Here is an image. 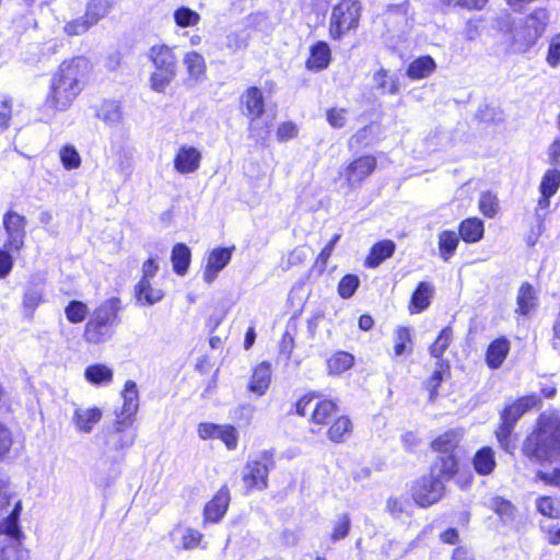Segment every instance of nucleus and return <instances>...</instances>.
<instances>
[{"label": "nucleus", "instance_id": "774afa93", "mask_svg": "<svg viewBox=\"0 0 560 560\" xmlns=\"http://www.w3.org/2000/svg\"><path fill=\"white\" fill-rule=\"evenodd\" d=\"M536 478L545 485L560 488V468H553L552 470H538Z\"/></svg>", "mask_w": 560, "mask_h": 560}, {"label": "nucleus", "instance_id": "6e6552de", "mask_svg": "<svg viewBox=\"0 0 560 560\" xmlns=\"http://www.w3.org/2000/svg\"><path fill=\"white\" fill-rule=\"evenodd\" d=\"M271 466L272 460L267 452L261 453L258 458L249 459L242 471V479L246 490L266 489Z\"/></svg>", "mask_w": 560, "mask_h": 560}, {"label": "nucleus", "instance_id": "0eeeda50", "mask_svg": "<svg viewBox=\"0 0 560 560\" xmlns=\"http://www.w3.org/2000/svg\"><path fill=\"white\" fill-rule=\"evenodd\" d=\"M116 318L115 310L107 303L97 307L84 328V339L90 343H101L110 337V326Z\"/></svg>", "mask_w": 560, "mask_h": 560}, {"label": "nucleus", "instance_id": "4d7b16f0", "mask_svg": "<svg viewBox=\"0 0 560 560\" xmlns=\"http://www.w3.org/2000/svg\"><path fill=\"white\" fill-rule=\"evenodd\" d=\"M350 530V517L348 514L339 515L332 523L330 538L332 541L343 539Z\"/></svg>", "mask_w": 560, "mask_h": 560}, {"label": "nucleus", "instance_id": "de8ad7c7", "mask_svg": "<svg viewBox=\"0 0 560 560\" xmlns=\"http://www.w3.org/2000/svg\"><path fill=\"white\" fill-rule=\"evenodd\" d=\"M536 508L539 513L545 516L559 518L560 517V500L551 497H540L537 499Z\"/></svg>", "mask_w": 560, "mask_h": 560}, {"label": "nucleus", "instance_id": "bf43d9fd", "mask_svg": "<svg viewBox=\"0 0 560 560\" xmlns=\"http://www.w3.org/2000/svg\"><path fill=\"white\" fill-rule=\"evenodd\" d=\"M359 287V279L354 275L345 276L338 285V293L343 299L351 298Z\"/></svg>", "mask_w": 560, "mask_h": 560}, {"label": "nucleus", "instance_id": "a18cd8bd", "mask_svg": "<svg viewBox=\"0 0 560 560\" xmlns=\"http://www.w3.org/2000/svg\"><path fill=\"white\" fill-rule=\"evenodd\" d=\"M173 19L175 24L182 28L197 26L201 21L200 14L188 7L177 8L173 13Z\"/></svg>", "mask_w": 560, "mask_h": 560}, {"label": "nucleus", "instance_id": "cd10ccee", "mask_svg": "<svg viewBox=\"0 0 560 560\" xmlns=\"http://www.w3.org/2000/svg\"><path fill=\"white\" fill-rule=\"evenodd\" d=\"M510 351V342L505 338H499L492 341L486 353V361L490 369L501 366Z\"/></svg>", "mask_w": 560, "mask_h": 560}, {"label": "nucleus", "instance_id": "9b49d317", "mask_svg": "<svg viewBox=\"0 0 560 560\" xmlns=\"http://www.w3.org/2000/svg\"><path fill=\"white\" fill-rule=\"evenodd\" d=\"M444 482L435 476H427L420 479L412 489L415 502L422 506H430L441 500L444 494Z\"/></svg>", "mask_w": 560, "mask_h": 560}, {"label": "nucleus", "instance_id": "680f3d73", "mask_svg": "<svg viewBox=\"0 0 560 560\" xmlns=\"http://www.w3.org/2000/svg\"><path fill=\"white\" fill-rule=\"evenodd\" d=\"M409 502L402 498H389L386 503V510L395 517L400 518L408 513Z\"/></svg>", "mask_w": 560, "mask_h": 560}, {"label": "nucleus", "instance_id": "e2e57ef3", "mask_svg": "<svg viewBox=\"0 0 560 560\" xmlns=\"http://www.w3.org/2000/svg\"><path fill=\"white\" fill-rule=\"evenodd\" d=\"M60 159L62 165L67 170L78 168L81 164V159L77 150L72 147H66L60 151Z\"/></svg>", "mask_w": 560, "mask_h": 560}, {"label": "nucleus", "instance_id": "ea45409f", "mask_svg": "<svg viewBox=\"0 0 560 560\" xmlns=\"http://www.w3.org/2000/svg\"><path fill=\"white\" fill-rule=\"evenodd\" d=\"M537 304V296L529 283H523L517 293V312L523 315L529 314Z\"/></svg>", "mask_w": 560, "mask_h": 560}, {"label": "nucleus", "instance_id": "0e129e2a", "mask_svg": "<svg viewBox=\"0 0 560 560\" xmlns=\"http://www.w3.org/2000/svg\"><path fill=\"white\" fill-rule=\"evenodd\" d=\"M219 439L229 450H235L238 442V432L231 424H223Z\"/></svg>", "mask_w": 560, "mask_h": 560}, {"label": "nucleus", "instance_id": "f257e3e1", "mask_svg": "<svg viewBox=\"0 0 560 560\" xmlns=\"http://www.w3.org/2000/svg\"><path fill=\"white\" fill-rule=\"evenodd\" d=\"M88 61L78 57L63 61L50 80L47 106L54 110H67L83 91L88 73Z\"/></svg>", "mask_w": 560, "mask_h": 560}, {"label": "nucleus", "instance_id": "864d4df0", "mask_svg": "<svg viewBox=\"0 0 560 560\" xmlns=\"http://www.w3.org/2000/svg\"><path fill=\"white\" fill-rule=\"evenodd\" d=\"M479 210L483 215L493 218L499 210L497 196L489 191L482 192L479 199Z\"/></svg>", "mask_w": 560, "mask_h": 560}, {"label": "nucleus", "instance_id": "473e14b6", "mask_svg": "<svg viewBox=\"0 0 560 560\" xmlns=\"http://www.w3.org/2000/svg\"><path fill=\"white\" fill-rule=\"evenodd\" d=\"M436 68L435 61L430 56L413 60L407 70V75L412 80H420L431 75Z\"/></svg>", "mask_w": 560, "mask_h": 560}, {"label": "nucleus", "instance_id": "1a4fd4ad", "mask_svg": "<svg viewBox=\"0 0 560 560\" xmlns=\"http://www.w3.org/2000/svg\"><path fill=\"white\" fill-rule=\"evenodd\" d=\"M3 229L7 247L13 253H21L25 247L26 218L15 211H8L3 215Z\"/></svg>", "mask_w": 560, "mask_h": 560}, {"label": "nucleus", "instance_id": "4468645a", "mask_svg": "<svg viewBox=\"0 0 560 560\" xmlns=\"http://www.w3.org/2000/svg\"><path fill=\"white\" fill-rule=\"evenodd\" d=\"M122 406L115 411V417L120 418V423H133L139 409V392L133 381H127L121 392Z\"/></svg>", "mask_w": 560, "mask_h": 560}, {"label": "nucleus", "instance_id": "9d476101", "mask_svg": "<svg viewBox=\"0 0 560 560\" xmlns=\"http://www.w3.org/2000/svg\"><path fill=\"white\" fill-rule=\"evenodd\" d=\"M315 400L313 395H306L300 398L295 405L296 413L304 417L312 411L311 421L315 424H326L328 419L337 410V405L332 400Z\"/></svg>", "mask_w": 560, "mask_h": 560}, {"label": "nucleus", "instance_id": "2f4dec72", "mask_svg": "<svg viewBox=\"0 0 560 560\" xmlns=\"http://www.w3.org/2000/svg\"><path fill=\"white\" fill-rule=\"evenodd\" d=\"M373 82L377 91L382 94H397L399 92V81L396 75L381 68L373 74Z\"/></svg>", "mask_w": 560, "mask_h": 560}, {"label": "nucleus", "instance_id": "7c9ffc66", "mask_svg": "<svg viewBox=\"0 0 560 560\" xmlns=\"http://www.w3.org/2000/svg\"><path fill=\"white\" fill-rule=\"evenodd\" d=\"M191 253L187 245L183 243H177L174 245L171 254V261L173 265V270L178 276L186 275L188 267L190 265Z\"/></svg>", "mask_w": 560, "mask_h": 560}, {"label": "nucleus", "instance_id": "7ed1b4c3", "mask_svg": "<svg viewBox=\"0 0 560 560\" xmlns=\"http://www.w3.org/2000/svg\"><path fill=\"white\" fill-rule=\"evenodd\" d=\"M523 453L536 462H560V416L544 413L538 429L523 444Z\"/></svg>", "mask_w": 560, "mask_h": 560}, {"label": "nucleus", "instance_id": "39448f33", "mask_svg": "<svg viewBox=\"0 0 560 560\" xmlns=\"http://www.w3.org/2000/svg\"><path fill=\"white\" fill-rule=\"evenodd\" d=\"M539 399L534 396H525L509 405L502 412V423L497 430L495 434L501 446L511 453L515 445L511 443L510 434L514 428L515 422L530 408L538 404Z\"/></svg>", "mask_w": 560, "mask_h": 560}, {"label": "nucleus", "instance_id": "603ef678", "mask_svg": "<svg viewBox=\"0 0 560 560\" xmlns=\"http://www.w3.org/2000/svg\"><path fill=\"white\" fill-rule=\"evenodd\" d=\"M175 530L182 533L180 544L184 549H194L200 546L203 535L199 530L191 527H178Z\"/></svg>", "mask_w": 560, "mask_h": 560}, {"label": "nucleus", "instance_id": "49530a36", "mask_svg": "<svg viewBox=\"0 0 560 560\" xmlns=\"http://www.w3.org/2000/svg\"><path fill=\"white\" fill-rule=\"evenodd\" d=\"M352 431V423L347 417H339L328 430V438L336 443L343 442Z\"/></svg>", "mask_w": 560, "mask_h": 560}, {"label": "nucleus", "instance_id": "20e7f679", "mask_svg": "<svg viewBox=\"0 0 560 560\" xmlns=\"http://www.w3.org/2000/svg\"><path fill=\"white\" fill-rule=\"evenodd\" d=\"M148 59L154 68L149 78L150 89L164 93L177 75L178 59L174 48L166 44H155L148 50Z\"/></svg>", "mask_w": 560, "mask_h": 560}, {"label": "nucleus", "instance_id": "5fc2aeb1", "mask_svg": "<svg viewBox=\"0 0 560 560\" xmlns=\"http://www.w3.org/2000/svg\"><path fill=\"white\" fill-rule=\"evenodd\" d=\"M411 336L408 328L400 327L395 331V354L401 355L411 350Z\"/></svg>", "mask_w": 560, "mask_h": 560}, {"label": "nucleus", "instance_id": "3c124183", "mask_svg": "<svg viewBox=\"0 0 560 560\" xmlns=\"http://www.w3.org/2000/svg\"><path fill=\"white\" fill-rule=\"evenodd\" d=\"M89 313L86 304L81 301H71L65 308L67 319L72 324L82 323Z\"/></svg>", "mask_w": 560, "mask_h": 560}, {"label": "nucleus", "instance_id": "aec40b11", "mask_svg": "<svg viewBox=\"0 0 560 560\" xmlns=\"http://www.w3.org/2000/svg\"><path fill=\"white\" fill-rule=\"evenodd\" d=\"M271 378L272 370L270 363L261 362L254 368L247 388L257 396H264L271 384Z\"/></svg>", "mask_w": 560, "mask_h": 560}, {"label": "nucleus", "instance_id": "4be33fe9", "mask_svg": "<svg viewBox=\"0 0 560 560\" xmlns=\"http://www.w3.org/2000/svg\"><path fill=\"white\" fill-rule=\"evenodd\" d=\"M103 412L97 407H77L72 416V423L79 432L90 433L102 419Z\"/></svg>", "mask_w": 560, "mask_h": 560}, {"label": "nucleus", "instance_id": "13d9d810", "mask_svg": "<svg viewBox=\"0 0 560 560\" xmlns=\"http://www.w3.org/2000/svg\"><path fill=\"white\" fill-rule=\"evenodd\" d=\"M19 254L13 253L11 248L7 247L5 243L0 248V279L5 278L11 272L14 261L13 256Z\"/></svg>", "mask_w": 560, "mask_h": 560}, {"label": "nucleus", "instance_id": "09e8293b", "mask_svg": "<svg viewBox=\"0 0 560 560\" xmlns=\"http://www.w3.org/2000/svg\"><path fill=\"white\" fill-rule=\"evenodd\" d=\"M453 339V331L450 327L444 328L430 347V353L432 357L442 360L441 357L448 348L451 341Z\"/></svg>", "mask_w": 560, "mask_h": 560}, {"label": "nucleus", "instance_id": "f8f14e48", "mask_svg": "<svg viewBox=\"0 0 560 560\" xmlns=\"http://www.w3.org/2000/svg\"><path fill=\"white\" fill-rule=\"evenodd\" d=\"M375 167L376 159L372 155H363L347 164L340 174L348 187L357 188L374 172Z\"/></svg>", "mask_w": 560, "mask_h": 560}, {"label": "nucleus", "instance_id": "c9c22d12", "mask_svg": "<svg viewBox=\"0 0 560 560\" xmlns=\"http://www.w3.org/2000/svg\"><path fill=\"white\" fill-rule=\"evenodd\" d=\"M84 376L94 385H107L113 381V370L104 364H92L85 369Z\"/></svg>", "mask_w": 560, "mask_h": 560}, {"label": "nucleus", "instance_id": "f704fd0d", "mask_svg": "<svg viewBox=\"0 0 560 560\" xmlns=\"http://www.w3.org/2000/svg\"><path fill=\"white\" fill-rule=\"evenodd\" d=\"M472 464L479 475L486 476L491 474L495 467L493 450L489 446L479 450L474 457Z\"/></svg>", "mask_w": 560, "mask_h": 560}, {"label": "nucleus", "instance_id": "4c0bfd02", "mask_svg": "<svg viewBox=\"0 0 560 560\" xmlns=\"http://www.w3.org/2000/svg\"><path fill=\"white\" fill-rule=\"evenodd\" d=\"M450 376V365L444 360H438L435 370L432 375L428 378L425 387L430 393V400H434L436 390L441 383Z\"/></svg>", "mask_w": 560, "mask_h": 560}, {"label": "nucleus", "instance_id": "2eb2a0df", "mask_svg": "<svg viewBox=\"0 0 560 560\" xmlns=\"http://www.w3.org/2000/svg\"><path fill=\"white\" fill-rule=\"evenodd\" d=\"M10 488L7 481L0 479V536L18 534V514L15 509L9 511Z\"/></svg>", "mask_w": 560, "mask_h": 560}, {"label": "nucleus", "instance_id": "a211bd4d", "mask_svg": "<svg viewBox=\"0 0 560 560\" xmlns=\"http://www.w3.org/2000/svg\"><path fill=\"white\" fill-rule=\"evenodd\" d=\"M230 504V491L223 486L209 501L203 509L205 522H219L226 513Z\"/></svg>", "mask_w": 560, "mask_h": 560}, {"label": "nucleus", "instance_id": "37998d69", "mask_svg": "<svg viewBox=\"0 0 560 560\" xmlns=\"http://www.w3.org/2000/svg\"><path fill=\"white\" fill-rule=\"evenodd\" d=\"M487 506L494 511L503 522H511L515 517V506L509 500L502 497H492L488 502Z\"/></svg>", "mask_w": 560, "mask_h": 560}, {"label": "nucleus", "instance_id": "6ab92c4d", "mask_svg": "<svg viewBox=\"0 0 560 560\" xmlns=\"http://www.w3.org/2000/svg\"><path fill=\"white\" fill-rule=\"evenodd\" d=\"M241 104L244 108V114L252 122L265 113V98L262 92L256 86L248 88L242 94Z\"/></svg>", "mask_w": 560, "mask_h": 560}, {"label": "nucleus", "instance_id": "58836bf2", "mask_svg": "<svg viewBox=\"0 0 560 560\" xmlns=\"http://www.w3.org/2000/svg\"><path fill=\"white\" fill-rule=\"evenodd\" d=\"M112 2L109 0H90L86 4L85 16L92 26L109 14Z\"/></svg>", "mask_w": 560, "mask_h": 560}, {"label": "nucleus", "instance_id": "393cba45", "mask_svg": "<svg viewBox=\"0 0 560 560\" xmlns=\"http://www.w3.org/2000/svg\"><path fill=\"white\" fill-rule=\"evenodd\" d=\"M434 291V287L430 282H420L416 291L411 295L409 305L410 313L417 314L428 308L429 305L431 304Z\"/></svg>", "mask_w": 560, "mask_h": 560}, {"label": "nucleus", "instance_id": "c85d7f7f", "mask_svg": "<svg viewBox=\"0 0 560 560\" xmlns=\"http://www.w3.org/2000/svg\"><path fill=\"white\" fill-rule=\"evenodd\" d=\"M330 62V49L324 42H318L311 49V56L306 61L310 70H323L328 67Z\"/></svg>", "mask_w": 560, "mask_h": 560}, {"label": "nucleus", "instance_id": "69168bd1", "mask_svg": "<svg viewBox=\"0 0 560 560\" xmlns=\"http://www.w3.org/2000/svg\"><path fill=\"white\" fill-rule=\"evenodd\" d=\"M223 424L202 422L198 425V435L202 440L219 439Z\"/></svg>", "mask_w": 560, "mask_h": 560}, {"label": "nucleus", "instance_id": "e433bc0d", "mask_svg": "<svg viewBox=\"0 0 560 560\" xmlns=\"http://www.w3.org/2000/svg\"><path fill=\"white\" fill-rule=\"evenodd\" d=\"M459 244V236L455 231H443L439 234V252L444 261H448Z\"/></svg>", "mask_w": 560, "mask_h": 560}, {"label": "nucleus", "instance_id": "423d86ee", "mask_svg": "<svg viewBox=\"0 0 560 560\" xmlns=\"http://www.w3.org/2000/svg\"><path fill=\"white\" fill-rule=\"evenodd\" d=\"M361 4L354 0H341L332 8L329 21V34L334 39L341 38L357 28L361 16Z\"/></svg>", "mask_w": 560, "mask_h": 560}, {"label": "nucleus", "instance_id": "8fccbe9b", "mask_svg": "<svg viewBox=\"0 0 560 560\" xmlns=\"http://www.w3.org/2000/svg\"><path fill=\"white\" fill-rule=\"evenodd\" d=\"M92 27V24H90V21L84 15L69 20L63 25V33L68 36H81L85 34L90 28Z\"/></svg>", "mask_w": 560, "mask_h": 560}, {"label": "nucleus", "instance_id": "bb28decb", "mask_svg": "<svg viewBox=\"0 0 560 560\" xmlns=\"http://www.w3.org/2000/svg\"><path fill=\"white\" fill-rule=\"evenodd\" d=\"M396 245L393 241L384 240L374 244L365 259V266L376 268L385 259L393 256Z\"/></svg>", "mask_w": 560, "mask_h": 560}, {"label": "nucleus", "instance_id": "72a5a7b5", "mask_svg": "<svg viewBox=\"0 0 560 560\" xmlns=\"http://www.w3.org/2000/svg\"><path fill=\"white\" fill-rule=\"evenodd\" d=\"M483 232V222L478 218L466 219L459 225V234L467 243L478 242L482 238Z\"/></svg>", "mask_w": 560, "mask_h": 560}, {"label": "nucleus", "instance_id": "052dcab7", "mask_svg": "<svg viewBox=\"0 0 560 560\" xmlns=\"http://www.w3.org/2000/svg\"><path fill=\"white\" fill-rule=\"evenodd\" d=\"M43 301V290L38 287H30L23 298L25 308L33 312Z\"/></svg>", "mask_w": 560, "mask_h": 560}, {"label": "nucleus", "instance_id": "5701e85b", "mask_svg": "<svg viewBox=\"0 0 560 560\" xmlns=\"http://www.w3.org/2000/svg\"><path fill=\"white\" fill-rule=\"evenodd\" d=\"M183 63L186 68L189 81L200 82L206 78L207 65L205 57L197 51H188L184 55Z\"/></svg>", "mask_w": 560, "mask_h": 560}, {"label": "nucleus", "instance_id": "f3484780", "mask_svg": "<svg viewBox=\"0 0 560 560\" xmlns=\"http://www.w3.org/2000/svg\"><path fill=\"white\" fill-rule=\"evenodd\" d=\"M201 152L191 145H180L174 156V170L179 174H190L200 166Z\"/></svg>", "mask_w": 560, "mask_h": 560}, {"label": "nucleus", "instance_id": "6e6d98bb", "mask_svg": "<svg viewBox=\"0 0 560 560\" xmlns=\"http://www.w3.org/2000/svg\"><path fill=\"white\" fill-rule=\"evenodd\" d=\"M546 62L553 69L560 66V32L549 39Z\"/></svg>", "mask_w": 560, "mask_h": 560}, {"label": "nucleus", "instance_id": "412c9836", "mask_svg": "<svg viewBox=\"0 0 560 560\" xmlns=\"http://www.w3.org/2000/svg\"><path fill=\"white\" fill-rule=\"evenodd\" d=\"M133 423H120V418L115 417L114 429L109 435L108 443L115 450L129 448L133 445L137 433L131 429Z\"/></svg>", "mask_w": 560, "mask_h": 560}, {"label": "nucleus", "instance_id": "a878e982", "mask_svg": "<svg viewBox=\"0 0 560 560\" xmlns=\"http://www.w3.org/2000/svg\"><path fill=\"white\" fill-rule=\"evenodd\" d=\"M135 293L138 302L142 305H153L164 298L163 290L154 287L151 280H139Z\"/></svg>", "mask_w": 560, "mask_h": 560}, {"label": "nucleus", "instance_id": "f03ea898", "mask_svg": "<svg viewBox=\"0 0 560 560\" xmlns=\"http://www.w3.org/2000/svg\"><path fill=\"white\" fill-rule=\"evenodd\" d=\"M549 20L548 9L539 7L517 21L508 16L499 23V30L513 51L525 52L544 35Z\"/></svg>", "mask_w": 560, "mask_h": 560}, {"label": "nucleus", "instance_id": "338daca9", "mask_svg": "<svg viewBox=\"0 0 560 560\" xmlns=\"http://www.w3.org/2000/svg\"><path fill=\"white\" fill-rule=\"evenodd\" d=\"M340 240V234H335L332 238L328 242V244L322 249L318 254L316 264L320 265V270L323 271L326 268L327 260L331 256L334 248L338 241Z\"/></svg>", "mask_w": 560, "mask_h": 560}, {"label": "nucleus", "instance_id": "a19ab883", "mask_svg": "<svg viewBox=\"0 0 560 560\" xmlns=\"http://www.w3.org/2000/svg\"><path fill=\"white\" fill-rule=\"evenodd\" d=\"M354 358L352 354L345 351H339L327 360V370L331 375H340L341 373L352 368Z\"/></svg>", "mask_w": 560, "mask_h": 560}, {"label": "nucleus", "instance_id": "c03bdc74", "mask_svg": "<svg viewBox=\"0 0 560 560\" xmlns=\"http://www.w3.org/2000/svg\"><path fill=\"white\" fill-rule=\"evenodd\" d=\"M14 535L3 534L0 536V560H21L23 551Z\"/></svg>", "mask_w": 560, "mask_h": 560}, {"label": "nucleus", "instance_id": "b1692460", "mask_svg": "<svg viewBox=\"0 0 560 560\" xmlns=\"http://www.w3.org/2000/svg\"><path fill=\"white\" fill-rule=\"evenodd\" d=\"M96 116L108 127H118L122 124L124 113L117 101H104L97 108Z\"/></svg>", "mask_w": 560, "mask_h": 560}, {"label": "nucleus", "instance_id": "ddd939ff", "mask_svg": "<svg viewBox=\"0 0 560 560\" xmlns=\"http://www.w3.org/2000/svg\"><path fill=\"white\" fill-rule=\"evenodd\" d=\"M560 188V171L558 168L548 170L539 184L540 197L537 201L536 214L539 219L544 218L550 207V198L557 194Z\"/></svg>", "mask_w": 560, "mask_h": 560}, {"label": "nucleus", "instance_id": "dca6fc26", "mask_svg": "<svg viewBox=\"0 0 560 560\" xmlns=\"http://www.w3.org/2000/svg\"><path fill=\"white\" fill-rule=\"evenodd\" d=\"M235 247H218L212 249L207 257V265L203 270V280L207 283L213 282L219 272L231 261Z\"/></svg>", "mask_w": 560, "mask_h": 560}, {"label": "nucleus", "instance_id": "79ce46f5", "mask_svg": "<svg viewBox=\"0 0 560 560\" xmlns=\"http://www.w3.org/2000/svg\"><path fill=\"white\" fill-rule=\"evenodd\" d=\"M462 438V432L456 430H450L439 438H436L432 442V447L434 451L445 454H452V452L456 448L459 440Z\"/></svg>", "mask_w": 560, "mask_h": 560}, {"label": "nucleus", "instance_id": "c756f323", "mask_svg": "<svg viewBox=\"0 0 560 560\" xmlns=\"http://www.w3.org/2000/svg\"><path fill=\"white\" fill-rule=\"evenodd\" d=\"M457 471V460L453 454L441 455L431 470V476H435L443 482L451 479Z\"/></svg>", "mask_w": 560, "mask_h": 560}]
</instances>
